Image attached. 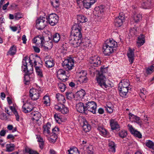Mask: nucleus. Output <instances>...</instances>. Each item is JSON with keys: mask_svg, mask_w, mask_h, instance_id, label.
Masks as SVG:
<instances>
[{"mask_svg": "<svg viewBox=\"0 0 154 154\" xmlns=\"http://www.w3.org/2000/svg\"><path fill=\"white\" fill-rule=\"evenodd\" d=\"M14 114L15 115L16 117V120L17 121H19V115L18 112L17 111H15Z\"/></svg>", "mask_w": 154, "mask_h": 154, "instance_id": "obj_60", "label": "nucleus"}, {"mask_svg": "<svg viewBox=\"0 0 154 154\" xmlns=\"http://www.w3.org/2000/svg\"><path fill=\"white\" fill-rule=\"evenodd\" d=\"M81 42L77 44H74L73 42L71 44H72L74 46V47H77L78 46H80V47L83 49H84L86 48V46H85V40H82V38H80Z\"/></svg>", "mask_w": 154, "mask_h": 154, "instance_id": "obj_30", "label": "nucleus"}, {"mask_svg": "<svg viewBox=\"0 0 154 154\" xmlns=\"http://www.w3.org/2000/svg\"><path fill=\"white\" fill-rule=\"evenodd\" d=\"M60 35L58 33L54 34L52 37L53 42L56 43H57L60 40Z\"/></svg>", "mask_w": 154, "mask_h": 154, "instance_id": "obj_39", "label": "nucleus"}, {"mask_svg": "<svg viewBox=\"0 0 154 154\" xmlns=\"http://www.w3.org/2000/svg\"><path fill=\"white\" fill-rule=\"evenodd\" d=\"M109 150L111 152L114 153L116 152V145L113 141L109 140H108Z\"/></svg>", "mask_w": 154, "mask_h": 154, "instance_id": "obj_28", "label": "nucleus"}, {"mask_svg": "<svg viewBox=\"0 0 154 154\" xmlns=\"http://www.w3.org/2000/svg\"><path fill=\"white\" fill-rule=\"evenodd\" d=\"M151 0H143L141 7L144 9H149L151 8Z\"/></svg>", "mask_w": 154, "mask_h": 154, "instance_id": "obj_25", "label": "nucleus"}, {"mask_svg": "<svg viewBox=\"0 0 154 154\" xmlns=\"http://www.w3.org/2000/svg\"><path fill=\"white\" fill-rule=\"evenodd\" d=\"M83 74V75H80V81L82 82H86L88 80V78L86 77L87 75V72L85 71H84L82 72Z\"/></svg>", "mask_w": 154, "mask_h": 154, "instance_id": "obj_42", "label": "nucleus"}, {"mask_svg": "<svg viewBox=\"0 0 154 154\" xmlns=\"http://www.w3.org/2000/svg\"><path fill=\"white\" fill-rule=\"evenodd\" d=\"M60 133L59 129L57 127H55L52 130V132L50 134V138L48 139L51 143H55L58 137V135Z\"/></svg>", "mask_w": 154, "mask_h": 154, "instance_id": "obj_6", "label": "nucleus"}, {"mask_svg": "<svg viewBox=\"0 0 154 154\" xmlns=\"http://www.w3.org/2000/svg\"><path fill=\"white\" fill-rule=\"evenodd\" d=\"M119 136L122 138H124L126 137L127 133V131L125 130H122L119 132Z\"/></svg>", "mask_w": 154, "mask_h": 154, "instance_id": "obj_51", "label": "nucleus"}, {"mask_svg": "<svg viewBox=\"0 0 154 154\" xmlns=\"http://www.w3.org/2000/svg\"><path fill=\"white\" fill-rule=\"evenodd\" d=\"M74 60L72 58H69L65 60L62 63L63 67L67 71L72 69L74 67Z\"/></svg>", "mask_w": 154, "mask_h": 154, "instance_id": "obj_5", "label": "nucleus"}, {"mask_svg": "<svg viewBox=\"0 0 154 154\" xmlns=\"http://www.w3.org/2000/svg\"><path fill=\"white\" fill-rule=\"evenodd\" d=\"M0 117L2 119L5 120L6 119L7 117L5 113H3L1 114Z\"/></svg>", "mask_w": 154, "mask_h": 154, "instance_id": "obj_61", "label": "nucleus"}, {"mask_svg": "<svg viewBox=\"0 0 154 154\" xmlns=\"http://www.w3.org/2000/svg\"><path fill=\"white\" fill-rule=\"evenodd\" d=\"M36 75L39 78H43L44 77L43 71L42 69L39 66H35Z\"/></svg>", "mask_w": 154, "mask_h": 154, "instance_id": "obj_33", "label": "nucleus"}, {"mask_svg": "<svg viewBox=\"0 0 154 154\" xmlns=\"http://www.w3.org/2000/svg\"><path fill=\"white\" fill-rule=\"evenodd\" d=\"M102 6H100V7H97L95 8V10L97 12V14L99 15H100L103 13V10L102 8Z\"/></svg>", "mask_w": 154, "mask_h": 154, "instance_id": "obj_53", "label": "nucleus"}, {"mask_svg": "<svg viewBox=\"0 0 154 154\" xmlns=\"http://www.w3.org/2000/svg\"><path fill=\"white\" fill-rule=\"evenodd\" d=\"M85 91L83 89L78 91L75 94V95L78 99H82L85 94Z\"/></svg>", "mask_w": 154, "mask_h": 154, "instance_id": "obj_35", "label": "nucleus"}, {"mask_svg": "<svg viewBox=\"0 0 154 154\" xmlns=\"http://www.w3.org/2000/svg\"><path fill=\"white\" fill-rule=\"evenodd\" d=\"M104 45L114 49H115L117 47V42L112 39H107Z\"/></svg>", "mask_w": 154, "mask_h": 154, "instance_id": "obj_17", "label": "nucleus"}, {"mask_svg": "<svg viewBox=\"0 0 154 154\" xmlns=\"http://www.w3.org/2000/svg\"><path fill=\"white\" fill-rule=\"evenodd\" d=\"M22 17V15L20 14L19 13H17L15 14L14 18L16 20H18Z\"/></svg>", "mask_w": 154, "mask_h": 154, "instance_id": "obj_59", "label": "nucleus"}, {"mask_svg": "<svg viewBox=\"0 0 154 154\" xmlns=\"http://www.w3.org/2000/svg\"><path fill=\"white\" fill-rule=\"evenodd\" d=\"M45 64L47 67L50 68L54 65V61L52 58H50L49 60H46Z\"/></svg>", "mask_w": 154, "mask_h": 154, "instance_id": "obj_38", "label": "nucleus"}, {"mask_svg": "<svg viewBox=\"0 0 154 154\" xmlns=\"http://www.w3.org/2000/svg\"><path fill=\"white\" fill-rule=\"evenodd\" d=\"M142 14L139 13H137L135 11L133 12V15L132 16L131 19L135 23L139 22L142 19Z\"/></svg>", "mask_w": 154, "mask_h": 154, "instance_id": "obj_18", "label": "nucleus"}, {"mask_svg": "<svg viewBox=\"0 0 154 154\" xmlns=\"http://www.w3.org/2000/svg\"><path fill=\"white\" fill-rule=\"evenodd\" d=\"M154 71V64H153L147 68L146 69V72L147 74L152 73Z\"/></svg>", "mask_w": 154, "mask_h": 154, "instance_id": "obj_52", "label": "nucleus"}, {"mask_svg": "<svg viewBox=\"0 0 154 154\" xmlns=\"http://www.w3.org/2000/svg\"><path fill=\"white\" fill-rule=\"evenodd\" d=\"M87 150L88 154H93V147L91 145L88 146L87 148Z\"/></svg>", "mask_w": 154, "mask_h": 154, "instance_id": "obj_57", "label": "nucleus"}, {"mask_svg": "<svg viewBox=\"0 0 154 154\" xmlns=\"http://www.w3.org/2000/svg\"><path fill=\"white\" fill-rule=\"evenodd\" d=\"M30 81V78L28 75H25L24 76V81L26 85H28Z\"/></svg>", "mask_w": 154, "mask_h": 154, "instance_id": "obj_54", "label": "nucleus"}, {"mask_svg": "<svg viewBox=\"0 0 154 154\" xmlns=\"http://www.w3.org/2000/svg\"><path fill=\"white\" fill-rule=\"evenodd\" d=\"M66 96L68 99H70L74 96V94L72 92L68 91L66 93Z\"/></svg>", "mask_w": 154, "mask_h": 154, "instance_id": "obj_55", "label": "nucleus"}, {"mask_svg": "<svg viewBox=\"0 0 154 154\" xmlns=\"http://www.w3.org/2000/svg\"><path fill=\"white\" fill-rule=\"evenodd\" d=\"M16 52V46L13 45L10 48L8 52L9 54L11 55H14Z\"/></svg>", "mask_w": 154, "mask_h": 154, "instance_id": "obj_46", "label": "nucleus"}, {"mask_svg": "<svg viewBox=\"0 0 154 154\" xmlns=\"http://www.w3.org/2000/svg\"><path fill=\"white\" fill-rule=\"evenodd\" d=\"M40 96L39 91L35 88H32L29 90V96L33 100H36Z\"/></svg>", "mask_w": 154, "mask_h": 154, "instance_id": "obj_11", "label": "nucleus"}, {"mask_svg": "<svg viewBox=\"0 0 154 154\" xmlns=\"http://www.w3.org/2000/svg\"><path fill=\"white\" fill-rule=\"evenodd\" d=\"M89 71H90V74H94L95 72L96 71V70L94 68H89Z\"/></svg>", "mask_w": 154, "mask_h": 154, "instance_id": "obj_62", "label": "nucleus"}, {"mask_svg": "<svg viewBox=\"0 0 154 154\" xmlns=\"http://www.w3.org/2000/svg\"><path fill=\"white\" fill-rule=\"evenodd\" d=\"M15 146L14 144H11L6 145V151L8 152H11L14 149Z\"/></svg>", "mask_w": 154, "mask_h": 154, "instance_id": "obj_45", "label": "nucleus"}, {"mask_svg": "<svg viewBox=\"0 0 154 154\" xmlns=\"http://www.w3.org/2000/svg\"><path fill=\"white\" fill-rule=\"evenodd\" d=\"M104 107L107 112L111 113L113 112V106L111 103L107 102L106 103V105L104 106Z\"/></svg>", "mask_w": 154, "mask_h": 154, "instance_id": "obj_36", "label": "nucleus"}, {"mask_svg": "<svg viewBox=\"0 0 154 154\" xmlns=\"http://www.w3.org/2000/svg\"><path fill=\"white\" fill-rule=\"evenodd\" d=\"M130 83L129 80L128 79H124L122 80L119 83V87H125V88H128L130 85Z\"/></svg>", "mask_w": 154, "mask_h": 154, "instance_id": "obj_31", "label": "nucleus"}, {"mask_svg": "<svg viewBox=\"0 0 154 154\" xmlns=\"http://www.w3.org/2000/svg\"><path fill=\"white\" fill-rule=\"evenodd\" d=\"M86 111H90L93 114L96 113L97 104L93 101H88L85 103Z\"/></svg>", "mask_w": 154, "mask_h": 154, "instance_id": "obj_9", "label": "nucleus"}, {"mask_svg": "<svg viewBox=\"0 0 154 154\" xmlns=\"http://www.w3.org/2000/svg\"><path fill=\"white\" fill-rule=\"evenodd\" d=\"M32 60L27 57H24L22 61V69L25 72H30L33 70Z\"/></svg>", "mask_w": 154, "mask_h": 154, "instance_id": "obj_3", "label": "nucleus"}, {"mask_svg": "<svg viewBox=\"0 0 154 154\" xmlns=\"http://www.w3.org/2000/svg\"><path fill=\"white\" fill-rule=\"evenodd\" d=\"M33 106L29 103H26L23 104L22 110L25 113H28L32 111H34Z\"/></svg>", "mask_w": 154, "mask_h": 154, "instance_id": "obj_15", "label": "nucleus"}, {"mask_svg": "<svg viewBox=\"0 0 154 154\" xmlns=\"http://www.w3.org/2000/svg\"><path fill=\"white\" fill-rule=\"evenodd\" d=\"M77 17L78 21L80 23H85L87 22L88 20L87 17L82 15H77Z\"/></svg>", "mask_w": 154, "mask_h": 154, "instance_id": "obj_37", "label": "nucleus"}, {"mask_svg": "<svg viewBox=\"0 0 154 154\" xmlns=\"http://www.w3.org/2000/svg\"><path fill=\"white\" fill-rule=\"evenodd\" d=\"M51 125V124L49 122H48L46 125L43 126V133L46 136L50 135Z\"/></svg>", "mask_w": 154, "mask_h": 154, "instance_id": "obj_24", "label": "nucleus"}, {"mask_svg": "<svg viewBox=\"0 0 154 154\" xmlns=\"http://www.w3.org/2000/svg\"><path fill=\"white\" fill-rule=\"evenodd\" d=\"M97 129L101 135L105 137L107 136L108 132L103 126H99L97 128Z\"/></svg>", "mask_w": 154, "mask_h": 154, "instance_id": "obj_29", "label": "nucleus"}, {"mask_svg": "<svg viewBox=\"0 0 154 154\" xmlns=\"http://www.w3.org/2000/svg\"><path fill=\"white\" fill-rule=\"evenodd\" d=\"M47 22L46 18L40 16L36 21V26L37 29L39 30L43 29L46 26Z\"/></svg>", "mask_w": 154, "mask_h": 154, "instance_id": "obj_4", "label": "nucleus"}, {"mask_svg": "<svg viewBox=\"0 0 154 154\" xmlns=\"http://www.w3.org/2000/svg\"><path fill=\"white\" fill-rule=\"evenodd\" d=\"M125 20V17L124 15H120V14H119V15L116 17L114 21V24L115 26L116 27H120L122 24L123 22Z\"/></svg>", "mask_w": 154, "mask_h": 154, "instance_id": "obj_16", "label": "nucleus"}, {"mask_svg": "<svg viewBox=\"0 0 154 154\" xmlns=\"http://www.w3.org/2000/svg\"><path fill=\"white\" fill-rule=\"evenodd\" d=\"M41 114L38 111L32 112L30 114L31 117H32V119L36 121L39 120L41 118Z\"/></svg>", "mask_w": 154, "mask_h": 154, "instance_id": "obj_27", "label": "nucleus"}, {"mask_svg": "<svg viewBox=\"0 0 154 154\" xmlns=\"http://www.w3.org/2000/svg\"><path fill=\"white\" fill-rule=\"evenodd\" d=\"M50 99L49 97L46 95L44 96L43 99V103L46 106H49L50 105Z\"/></svg>", "mask_w": 154, "mask_h": 154, "instance_id": "obj_40", "label": "nucleus"}, {"mask_svg": "<svg viewBox=\"0 0 154 154\" xmlns=\"http://www.w3.org/2000/svg\"><path fill=\"white\" fill-rule=\"evenodd\" d=\"M51 4L54 7L56 8L59 6V2L56 0H54V2H51Z\"/></svg>", "mask_w": 154, "mask_h": 154, "instance_id": "obj_56", "label": "nucleus"}, {"mask_svg": "<svg viewBox=\"0 0 154 154\" xmlns=\"http://www.w3.org/2000/svg\"><path fill=\"white\" fill-rule=\"evenodd\" d=\"M25 150L26 153H29V154H39L36 151L32 150L29 148H26Z\"/></svg>", "mask_w": 154, "mask_h": 154, "instance_id": "obj_47", "label": "nucleus"}, {"mask_svg": "<svg viewBox=\"0 0 154 154\" xmlns=\"http://www.w3.org/2000/svg\"><path fill=\"white\" fill-rule=\"evenodd\" d=\"M134 49H131L129 48L127 54L129 61L131 64L133 63L134 60Z\"/></svg>", "mask_w": 154, "mask_h": 154, "instance_id": "obj_19", "label": "nucleus"}, {"mask_svg": "<svg viewBox=\"0 0 154 154\" xmlns=\"http://www.w3.org/2000/svg\"><path fill=\"white\" fill-rule=\"evenodd\" d=\"M54 108L64 114H67L69 111L68 108L61 103H59L55 105Z\"/></svg>", "mask_w": 154, "mask_h": 154, "instance_id": "obj_10", "label": "nucleus"}, {"mask_svg": "<svg viewBox=\"0 0 154 154\" xmlns=\"http://www.w3.org/2000/svg\"><path fill=\"white\" fill-rule=\"evenodd\" d=\"M110 125L111 126V129L112 130L117 131L119 130L120 126L115 120L113 119L110 120Z\"/></svg>", "mask_w": 154, "mask_h": 154, "instance_id": "obj_22", "label": "nucleus"}, {"mask_svg": "<svg viewBox=\"0 0 154 154\" xmlns=\"http://www.w3.org/2000/svg\"><path fill=\"white\" fill-rule=\"evenodd\" d=\"M47 22L51 26L55 25L59 20L58 16L55 13H52L46 18Z\"/></svg>", "mask_w": 154, "mask_h": 154, "instance_id": "obj_7", "label": "nucleus"}, {"mask_svg": "<svg viewBox=\"0 0 154 154\" xmlns=\"http://www.w3.org/2000/svg\"><path fill=\"white\" fill-rule=\"evenodd\" d=\"M89 62L95 67L98 66L101 63L100 58L97 56L91 57L90 58Z\"/></svg>", "mask_w": 154, "mask_h": 154, "instance_id": "obj_12", "label": "nucleus"}, {"mask_svg": "<svg viewBox=\"0 0 154 154\" xmlns=\"http://www.w3.org/2000/svg\"><path fill=\"white\" fill-rule=\"evenodd\" d=\"M103 53L105 55L109 56L113 52L114 50L115 49H114L113 48H111L103 45Z\"/></svg>", "mask_w": 154, "mask_h": 154, "instance_id": "obj_21", "label": "nucleus"}, {"mask_svg": "<svg viewBox=\"0 0 154 154\" xmlns=\"http://www.w3.org/2000/svg\"><path fill=\"white\" fill-rule=\"evenodd\" d=\"M145 42V39L144 35L143 34H141L140 36L138 38V40L137 42V44L138 46L140 47L143 45Z\"/></svg>", "mask_w": 154, "mask_h": 154, "instance_id": "obj_34", "label": "nucleus"}, {"mask_svg": "<svg viewBox=\"0 0 154 154\" xmlns=\"http://www.w3.org/2000/svg\"><path fill=\"white\" fill-rule=\"evenodd\" d=\"M53 45V43L51 41H48L45 42H44L42 44L41 47L44 50L48 51L52 48Z\"/></svg>", "mask_w": 154, "mask_h": 154, "instance_id": "obj_20", "label": "nucleus"}, {"mask_svg": "<svg viewBox=\"0 0 154 154\" xmlns=\"http://www.w3.org/2000/svg\"><path fill=\"white\" fill-rule=\"evenodd\" d=\"M128 127L132 134L139 138H141L142 137V135L141 133L134 128L132 125L128 124Z\"/></svg>", "mask_w": 154, "mask_h": 154, "instance_id": "obj_13", "label": "nucleus"}, {"mask_svg": "<svg viewBox=\"0 0 154 154\" xmlns=\"http://www.w3.org/2000/svg\"><path fill=\"white\" fill-rule=\"evenodd\" d=\"M76 109L77 111L79 112L86 115L88 114L86 106H85L84 104L82 103H78L76 106Z\"/></svg>", "mask_w": 154, "mask_h": 154, "instance_id": "obj_14", "label": "nucleus"}, {"mask_svg": "<svg viewBox=\"0 0 154 154\" xmlns=\"http://www.w3.org/2000/svg\"><path fill=\"white\" fill-rule=\"evenodd\" d=\"M146 145L149 148L152 149L154 148V143L150 140H146Z\"/></svg>", "mask_w": 154, "mask_h": 154, "instance_id": "obj_43", "label": "nucleus"}, {"mask_svg": "<svg viewBox=\"0 0 154 154\" xmlns=\"http://www.w3.org/2000/svg\"><path fill=\"white\" fill-rule=\"evenodd\" d=\"M83 123L82 125L83 130L85 132L89 131L91 129V127L90 125L88 124L87 122L85 120H83Z\"/></svg>", "mask_w": 154, "mask_h": 154, "instance_id": "obj_32", "label": "nucleus"}, {"mask_svg": "<svg viewBox=\"0 0 154 154\" xmlns=\"http://www.w3.org/2000/svg\"><path fill=\"white\" fill-rule=\"evenodd\" d=\"M68 151L69 152L68 154H80L78 150L76 148H70V149L68 150Z\"/></svg>", "mask_w": 154, "mask_h": 154, "instance_id": "obj_44", "label": "nucleus"}, {"mask_svg": "<svg viewBox=\"0 0 154 154\" xmlns=\"http://www.w3.org/2000/svg\"><path fill=\"white\" fill-rule=\"evenodd\" d=\"M85 46H86V48H89V47H91V43H90V41L89 39H87L86 41V39L85 40Z\"/></svg>", "mask_w": 154, "mask_h": 154, "instance_id": "obj_58", "label": "nucleus"}, {"mask_svg": "<svg viewBox=\"0 0 154 154\" xmlns=\"http://www.w3.org/2000/svg\"><path fill=\"white\" fill-rule=\"evenodd\" d=\"M56 98L57 99L58 101H60L63 103H65L66 101L64 96L59 93L56 94Z\"/></svg>", "mask_w": 154, "mask_h": 154, "instance_id": "obj_41", "label": "nucleus"}, {"mask_svg": "<svg viewBox=\"0 0 154 154\" xmlns=\"http://www.w3.org/2000/svg\"><path fill=\"white\" fill-rule=\"evenodd\" d=\"M118 89L120 96L123 97H125L129 90V88L123 87H119Z\"/></svg>", "mask_w": 154, "mask_h": 154, "instance_id": "obj_26", "label": "nucleus"}, {"mask_svg": "<svg viewBox=\"0 0 154 154\" xmlns=\"http://www.w3.org/2000/svg\"><path fill=\"white\" fill-rule=\"evenodd\" d=\"M72 29L69 37L71 43L74 42L75 44L80 42V38H82L81 26L78 24H75L72 26Z\"/></svg>", "mask_w": 154, "mask_h": 154, "instance_id": "obj_1", "label": "nucleus"}, {"mask_svg": "<svg viewBox=\"0 0 154 154\" xmlns=\"http://www.w3.org/2000/svg\"><path fill=\"white\" fill-rule=\"evenodd\" d=\"M37 138H38V142L40 143L44 142L43 139L40 136L37 135Z\"/></svg>", "mask_w": 154, "mask_h": 154, "instance_id": "obj_64", "label": "nucleus"}, {"mask_svg": "<svg viewBox=\"0 0 154 154\" xmlns=\"http://www.w3.org/2000/svg\"><path fill=\"white\" fill-rule=\"evenodd\" d=\"M129 119L131 121L132 119H134L136 121L139 120L140 118L137 116H135L132 114L131 113H129Z\"/></svg>", "mask_w": 154, "mask_h": 154, "instance_id": "obj_50", "label": "nucleus"}, {"mask_svg": "<svg viewBox=\"0 0 154 154\" xmlns=\"http://www.w3.org/2000/svg\"><path fill=\"white\" fill-rule=\"evenodd\" d=\"M57 77L58 79L63 82H65L67 80L70 75H66V71L63 69H58L57 72Z\"/></svg>", "mask_w": 154, "mask_h": 154, "instance_id": "obj_8", "label": "nucleus"}, {"mask_svg": "<svg viewBox=\"0 0 154 154\" xmlns=\"http://www.w3.org/2000/svg\"><path fill=\"white\" fill-rule=\"evenodd\" d=\"M146 94H144L143 93H140L139 94L140 97L143 100H144L146 97Z\"/></svg>", "mask_w": 154, "mask_h": 154, "instance_id": "obj_63", "label": "nucleus"}, {"mask_svg": "<svg viewBox=\"0 0 154 154\" xmlns=\"http://www.w3.org/2000/svg\"><path fill=\"white\" fill-rule=\"evenodd\" d=\"M58 87L60 91L62 92H64L66 88V86L65 84L61 83L58 84Z\"/></svg>", "mask_w": 154, "mask_h": 154, "instance_id": "obj_48", "label": "nucleus"}, {"mask_svg": "<svg viewBox=\"0 0 154 154\" xmlns=\"http://www.w3.org/2000/svg\"><path fill=\"white\" fill-rule=\"evenodd\" d=\"M96 80L98 85L103 88L111 87V84L107 83L106 78L102 73H98V75L96 77Z\"/></svg>", "mask_w": 154, "mask_h": 154, "instance_id": "obj_2", "label": "nucleus"}, {"mask_svg": "<svg viewBox=\"0 0 154 154\" xmlns=\"http://www.w3.org/2000/svg\"><path fill=\"white\" fill-rule=\"evenodd\" d=\"M82 2L83 3L84 7L86 9L89 8L92 5L91 4L87 2L86 0H84Z\"/></svg>", "mask_w": 154, "mask_h": 154, "instance_id": "obj_49", "label": "nucleus"}, {"mask_svg": "<svg viewBox=\"0 0 154 154\" xmlns=\"http://www.w3.org/2000/svg\"><path fill=\"white\" fill-rule=\"evenodd\" d=\"M45 41L44 38L42 35H38L34 38L33 39V43H35L37 45H42V44Z\"/></svg>", "mask_w": 154, "mask_h": 154, "instance_id": "obj_23", "label": "nucleus"}]
</instances>
